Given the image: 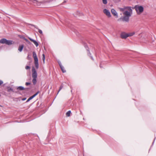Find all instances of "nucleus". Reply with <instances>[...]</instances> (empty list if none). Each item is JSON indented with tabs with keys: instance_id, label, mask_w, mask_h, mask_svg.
<instances>
[{
	"instance_id": "nucleus-1",
	"label": "nucleus",
	"mask_w": 156,
	"mask_h": 156,
	"mask_svg": "<svg viewBox=\"0 0 156 156\" xmlns=\"http://www.w3.org/2000/svg\"><path fill=\"white\" fill-rule=\"evenodd\" d=\"M0 43L10 45L14 44V42L12 40H8L5 38H2L0 40Z\"/></svg>"
},
{
	"instance_id": "nucleus-2",
	"label": "nucleus",
	"mask_w": 156,
	"mask_h": 156,
	"mask_svg": "<svg viewBox=\"0 0 156 156\" xmlns=\"http://www.w3.org/2000/svg\"><path fill=\"white\" fill-rule=\"evenodd\" d=\"M134 9L138 14H140L144 11V8L142 6H139L138 5H136L134 6Z\"/></svg>"
},
{
	"instance_id": "nucleus-3",
	"label": "nucleus",
	"mask_w": 156,
	"mask_h": 156,
	"mask_svg": "<svg viewBox=\"0 0 156 156\" xmlns=\"http://www.w3.org/2000/svg\"><path fill=\"white\" fill-rule=\"evenodd\" d=\"M103 13L108 17H111L112 15L109 10L106 9H105L103 10Z\"/></svg>"
},
{
	"instance_id": "nucleus-4",
	"label": "nucleus",
	"mask_w": 156,
	"mask_h": 156,
	"mask_svg": "<svg viewBox=\"0 0 156 156\" xmlns=\"http://www.w3.org/2000/svg\"><path fill=\"white\" fill-rule=\"evenodd\" d=\"M132 10L131 9V11H130L129 10H126L124 11L123 12V14L125 16L130 17L131 16V14H132Z\"/></svg>"
},
{
	"instance_id": "nucleus-5",
	"label": "nucleus",
	"mask_w": 156,
	"mask_h": 156,
	"mask_svg": "<svg viewBox=\"0 0 156 156\" xmlns=\"http://www.w3.org/2000/svg\"><path fill=\"white\" fill-rule=\"evenodd\" d=\"M32 77L33 78H37V71L34 67L32 68Z\"/></svg>"
},
{
	"instance_id": "nucleus-6",
	"label": "nucleus",
	"mask_w": 156,
	"mask_h": 156,
	"mask_svg": "<svg viewBox=\"0 0 156 156\" xmlns=\"http://www.w3.org/2000/svg\"><path fill=\"white\" fill-rule=\"evenodd\" d=\"M119 10L120 11L123 12L125 10H131V7L129 6H125L123 8H119Z\"/></svg>"
},
{
	"instance_id": "nucleus-7",
	"label": "nucleus",
	"mask_w": 156,
	"mask_h": 156,
	"mask_svg": "<svg viewBox=\"0 0 156 156\" xmlns=\"http://www.w3.org/2000/svg\"><path fill=\"white\" fill-rule=\"evenodd\" d=\"M111 12L112 15L115 16V18H118V14L116 10L113 9L111 10Z\"/></svg>"
},
{
	"instance_id": "nucleus-8",
	"label": "nucleus",
	"mask_w": 156,
	"mask_h": 156,
	"mask_svg": "<svg viewBox=\"0 0 156 156\" xmlns=\"http://www.w3.org/2000/svg\"><path fill=\"white\" fill-rule=\"evenodd\" d=\"M128 37V34L125 33H122L121 34V37L123 39H126Z\"/></svg>"
},
{
	"instance_id": "nucleus-9",
	"label": "nucleus",
	"mask_w": 156,
	"mask_h": 156,
	"mask_svg": "<svg viewBox=\"0 0 156 156\" xmlns=\"http://www.w3.org/2000/svg\"><path fill=\"white\" fill-rule=\"evenodd\" d=\"M28 38L30 39V40L34 44L36 45V46L37 47L38 45L39 44L35 40L30 38V37H29Z\"/></svg>"
},
{
	"instance_id": "nucleus-10",
	"label": "nucleus",
	"mask_w": 156,
	"mask_h": 156,
	"mask_svg": "<svg viewBox=\"0 0 156 156\" xmlns=\"http://www.w3.org/2000/svg\"><path fill=\"white\" fill-rule=\"evenodd\" d=\"M38 92H37L36 94L33 95V96L30 97L27 101L26 102H29L33 98H34L35 97L37 94H38Z\"/></svg>"
},
{
	"instance_id": "nucleus-11",
	"label": "nucleus",
	"mask_w": 156,
	"mask_h": 156,
	"mask_svg": "<svg viewBox=\"0 0 156 156\" xmlns=\"http://www.w3.org/2000/svg\"><path fill=\"white\" fill-rule=\"evenodd\" d=\"M129 17L124 16L122 19L123 21L128 22L129 21Z\"/></svg>"
},
{
	"instance_id": "nucleus-12",
	"label": "nucleus",
	"mask_w": 156,
	"mask_h": 156,
	"mask_svg": "<svg viewBox=\"0 0 156 156\" xmlns=\"http://www.w3.org/2000/svg\"><path fill=\"white\" fill-rule=\"evenodd\" d=\"M33 57L34 58V61L38 60L37 55L35 52L33 51Z\"/></svg>"
},
{
	"instance_id": "nucleus-13",
	"label": "nucleus",
	"mask_w": 156,
	"mask_h": 156,
	"mask_svg": "<svg viewBox=\"0 0 156 156\" xmlns=\"http://www.w3.org/2000/svg\"><path fill=\"white\" fill-rule=\"evenodd\" d=\"M34 61L35 66L37 69H38L39 67L38 60H36Z\"/></svg>"
},
{
	"instance_id": "nucleus-14",
	"label": "nucleus",
	"mask_w": 156,
	"mask_h": 156,
	"mask_svg": "<svg viewBox=\"0 0 156 156\" xmlns=\"http://www.w3.org/2000/svg\"><path fill=\"white\" fill-rule=\"evenodd\" d=\"M23 47H24L23 45H21L19 46V48H18V50L20 52L22 51L23 49Z\"/></svg>"
},
{
	"instance_id": "nucleus-15",
	"label": "nucleus",
	"mask_w": 156,
	"mask_h": 156,
	"mask_svg": "<svg viewBox=\"0 0 156 156\" xmlns=\"http://www.w3.org/2000/svg\"><path fill=\"white\" fill-rule=\"evenodd\" d=\"M7 91L8 92H13V89L10 87H8L7 88Z\"/></svg>"
},
{
	"instance_id": "nucleus-16",
	"label": "nucleus",
	"mask_w": 156,
	"mask_h": 156,
	"mask_svg": "<svg viewBox=\"0 0 156 156\" xmlns=\"http://www.w3.org/2000/svg\"><path fill=\"white\" fill-rule=\"evenodd\" d=\"M17 89L20 90H24L25 88L23 87L20 86L17 87Z\"/></svg>"
},
{
	"instance_id": "nucleus-17",
	"label": "nucleus",
	"mask_w": 156,
	"mask_h": 156,
	"mask_svg": "<svg viewBox=\"0 0 156 156\" xmlns=\"http://www.w3.org/2000/svg\"><path fill=\"white\" fill-rule=\"evenodd\" d=\"M33 79L32 80V82L34 84V85H35L36 83H37V80H36V79L37 78H33Z\"/></svg>"
},
{
	"instance_id": "nucleus-18",
	"label": "nucleus",
	"mask_w": 156,
	"mask_h": 156,
	"mask_svg": "<svg viewBox=\"0 0 156 156\" xmlns=\"http://www.w3.org/2000/svg\"><path fill=\"white\" fill-rule=\"evenodd\" d=\"M135 34L134 32H133L132 33H129L128 34V37H130L134 35Z\"/></svg>"
},
{
	"instance_id": "nucleus-19",
	"label": "nucleus",
	"mask_w": 156,
	"mask_h": 156,
	"mask_svg": "<svg viewBox=\"0 0 156 156\" xmlns=\"http://www.w3.org/2000/svg\"><path fill=\"white\" fill-rule=\"evenodd\" d=\"M71 112L70 111H68L66 114V115L67 116H69L70 115V114H71Z\"/></svg>"
},
{
	"instance_id": "nucleus-20",
	"label": "nucleus",
	"mask_w": 156,
	"mask_h": 156,
	"mask_svg": "<svg viewBox=\"0 0 156 156\" xmlns=\"http://www.w3.org/2000/svg\"><path fill=\"white\" fill-rule=\"evenodd\" d=\"M60 68L63 73H65L66 72V70L64 69V67L62 66H61Z\"/></svg>"
},
{
	"instance_id": "nucleus-21",
	"label": "nucleus",
	"mask_w": 156,
	"mask_h": 156,
	"mask_svg": "<svg viewBox=\"0 0 156 156\" xmlns=\"http://www.w3.org/2000/svg\"><path fill=\"white\" fill-rule=\"evenodd\" d=\"M103 3L105 5H106L107 3V0H102Z\"/></svg>"
},
{
	"instance_id": "nucleus-22",
	"label": "nucleus",
	"mask_w": 156,
	"mask_h": 156,
	"mask_svg": "<svg viewBox=\"0 0 156 156\" xmlns=\"http://www.w3.org/2000/svg\"><path fill=\"white\" fill-rule=\"evenodd\" d=\"M23 39L25 40L28 44H30V42L25 37H23Z\"/></svg>"
},
{
	"instance_id": "nucleus-23",
	"label": "nucleus",
	"mask_w": 156,
	"mask_h": 156,
	"mask_svg": "<svg viewBox=\"0 0 156 156\" xmlns=\"http://www.w3.org/2000/svg\"><path fill=\"white\" fill-rule=\"evenodd\" d=\"M76 14L77 15H78L79 16H82V13H81L80 12L77 11L76 12Z\"/></svg>"
},
{
	"instance_id": "nucleus-24",
	"label": "nucleus",
	"mask_w": 156,
	"mask_h": 156,
	"mask_svg": "<svg viewBox=\"0 0 156 156\" xmlns=\"http://www.w3.org/2000/svg\"><path fill=\"white\" fill-rule=\"evenodd\" d=\"M42 60L43 61L44 63V60H45V55L44 54H43L42 55Z\"/></svg>"
},
{
	"instance_id": "nucleus-25",
	"label": "nucleus",
	"mask_w": 156,
	"mask_h": 156,
	"mask_svg": "<svg viewBox=\"0 0 156 156\" xmlns=\"http://www.w3.org/2000/svg\"><path fill=\"white\" fill-rule=\"evenodd\" d=\"M63 87V86L62 85L60 87L59 89L58 92V94L62 88Z\"/></svg>"
},
{
	"instance_id": "nucleus-26",
	"label": "nucleus",
	"mask_w": 156,
	"mask_h": 156,
	"mask_svg": "<svg viewBox=\"0 0 156 156\" xmlns=\"http://www.w3.org/2000/svg\"><path fill=\"white\" fill-rule=\"evenodd\" d=\"M30 1L33 2L34 3H35L37 2V1L36 0H30Z\"/></svg>"
},
{
	"instance_id": "nucleus-27",
	"label": "nucleus",
	"mask_w": 156,
	"mask_h": 156,
	"mask_svg": "<svg viewBox=\"0 0 156 156\" xmlns=\"http://www.w3.org/2000/svg\"><path fill=\"white\" fill-rule=\"evenodd\" d=\"M30 67L29 66H26L25 67V69H30Z\"/></svg>"
},
{
	"instance_id": "nucleus-28",
	"label": "nucleus",
	"mask_w": 156,
	"mask_h": 156,
	"mask_svg": "<svg viewBox=\"0 0 156 156\" xmlns=\"http://www.w3.org/2000/svg\"><path fill=\"white\" fill-rule=\"evenodd\" d=\"M38 32L40 34H42V32L41 30L38 29Z\"/></svg>"
},
{
	"instance_id": "nucleus-29",
	"label": "nucleus",
	"mask_w": 156,
	"mask_h": 156,
	"mask_svg": "<svg viewBox=\"0 0 156 156\" xmlns=\"http://www.w3.org/2000/svg\"><path fill=\"white\" fill-rule=\"evenodd\" d=\"M30 83H29V82H26L25 83V85L26 86H28V85H30Z\"/></svg>"
},
{
	"instance_id": "nucleus-30",
	"label": "nucleus",
	"mask_w": 156,
	"mask_h": 156,
	"mask_svg": "<svg viewBox=\"0 0 156 156\" xmlns=\"http://www.w3.org/2000/svg\"><path fill=\"white\" fill-rule=\"evenodd\" d=\"M58 64H59V65L60 67H61V66H62V65L61 64V62H58Z\"/></svg>"
},
{
	"instance_id": "nucleus-31",
	"label": "nucleus",
	"mask_w": 156,
	"mask_h": 156,
	"mask_svg": "<svg viewBox=\"0 0 156 156\" xmlns=\"http://www.w3.org/2000/svg\"><path fill=\"white\" fill-rule=\"evenodd\" d=\"M54 0H48V1H47L46 2H52Z\"/></svg>"
},
{
	"instance_id": "nucleus-32",
	"label": "nucleus",
	"mask_w": 156,
	"mask_h": 156,
	"mask_svg": "<svg viewBox=\"0 0 156 156\" xmlns=\"http://www.w3.org/2000/svg\"><path fill=\"white\" fill-rule=\"evenodd\" d=\"M3 83V82L2 81L0 80V85L2 84Z\"/></svg>"
},
{
	"instance_id": "nucleus-33",
	"label": "nucleus",
	"mask_w": 156,
	"mask_h": 156,
	"mask_svg": "<svg viewBox=\"0 0 156 156\" xmlns=\"http://www.w3.org/2000/svg\"><path fill=\"white\" fill-rule=\"evenodd\" d=\"M26 98H24L22 99V100L23 101H24V100H26Z\"/></svg>"
},
{
	"instance_id": "nucleus-34",
	"label": "nucleus",
	"mask_w": 156,
	"mask_h": 156,
	"mask_svg": "<svg viewBox=\"0 0 156 156\" xmlns=\"http://www.w3.org/2000/svg\"><path fill=\"white\" fill-rule=\"evenodd\" d=\"M66 1L64 0V2H63V3L62 4V5L63 3H66Z\"/></svg>"
},
{
	"instance_id": "nucleus-35",
	"label": "nucleus",
	"mask_w": 156,
	"mask_h": 156,
	"mask_svg": "<svg viewBox=\"0 0 156 156\" xmlns=\"http://www.w3.org/2000/svg\"><path fill=\"white\" fill-rule=\"evenodd\" d=\"M121 19V18H120V19H118V21H119V20H120V19Z\"/></svg>"
},
{
	"instance_id": "nucleus-36",
	"label": "nucleus",
	"mask_w": 156,
	"mask_h": 156,
	"mask_svg": "<svg viewBox=\"0 0 156 156\" xmlns=\"http://www.w3.org/2000/svg\"><path fill=\"white\" fill-rule=\"evenodd\" d=\"M91 58L93 60V57H91Z\"/></svg>"
}]
</instances>
